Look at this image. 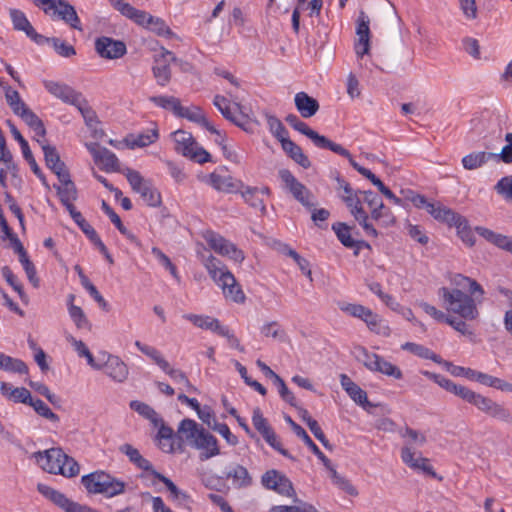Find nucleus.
Masks as SVG:
<instances>
[{"label":"nucleus","mask_w":512,"mask_h":512,"mask_svg":"<svg viewBox=\"0 0 512 512\" xmlns=\"http://www.w3.org/2000/svg\"><path fill=\"white\" fill-rule=\"evenodd\" d=\"M203 264L210 277L222 289L226 299L236 303H243L245 301V294L241 286L237 283L234 275L219 259L209 254L207 258H203Z\"/></svg>","instance_id":"nucleus-1"},{"label":"nucleus","mask_w":512,"mask_h":512,"mask_svg":"<svg viewBox=\"0 0 512 512\" xmlns=\"http://www.w3.org/2000/svg\"><path fill=\"white\" fill-rule=\"evenodd\" d=\"M37 464L50 474H60L67 478L75 477L80 472L77 461L64 453L61 448H51L33 453Z\"/></svg>","instance_id":"nucleus-2"},{"label":"nucleus","mask_w":512,"mask_h":512,"mask_svg":"<svg viewBox=\"0 0 512 512\" xmlns=\"http://www.w3.org/2000/svg\"><path fill=\"white\" fill-rule=\"evenodd\" d=\"M447 311L458 314L466 320H474L479 312L474 299L462 290L442 287L438 292Z\"/></svg>","instance_id":"nucleus-3"},{"label":"nucleus","mask_w":512,"mask_h":512,"mask_svg":"<svg viewBox=\"0 0 512 512\" xmlns=\"http://www.w3.org/2000/svg\"><path fill=\"white\" fill-rule=\"evenodd\" d=\"M175 150L194 162L203 164L211 161V155L204 148L199 147L192 134L183 130L172 133Z\"/></svg>","instance_id":"nucleus-4"},{"label":"nucleus","mask_w":512,"mask_h":512,"mask_svg":"<svg viewBox=\"0 0 512 512\" xmlns=\"http://www.w3.org/2000/svg\"><path fill=\"white\" fill-rule=\"evenodd\" d=\"M125 176L133 191L139 193L143 201L151 207L161 204V195L150 181L145 180L138 171L127 169Z\"/></svg>","instance_id":"nucleus-5"},{"label":"nucleus","mask_w":512,"mask_h":512,"mask_svg":"<svg viewBox=\"0 0 512 512\" xmlns=\"http://www.w3.org/2000/svg\"><path fill=\"white\" fill-rule=\"evenodd\" d=\"M279 177L297 201L307 209H312L314 207L315 204L311 201L313 195L309 189L299 182L288 169H281L279 171Z\"/></svg>","instance_id":"nucleus-6"},{"label":"nucleus","mask_w":512,"mask_h":512,"mask_svg":"<svg viewBox=\"0 0 512 512\" xmlns=\"http://www.w3.org/2000/svg\"><path fill=\"white\" fill-rule=\"evenodd\" d=\"M261 484L265 489L273 490L282 496L289 497L294 493L292 482L284 473L276 469L267 470L261 476Z\"/></svg>","instance_id":"nucleus-7"},{"label":"nucleus","mask_w":512,"mask_h":512,"mask_svg":"<svg viewBox=\"0 0 512 512\" xmlns=\"http://www.w3.org/2000/svg\"><path fill=\"white\" fill-rule=\"evenodd\" d=\"M341 198L349 208L350 213L353 215L355 220L364 229L366 235L373 238L378 237V231L370 222L369 215L363 208V200L360 199L359 194L355 197L341 196Z\"/></svg>","instance_id":"nucleus-8"},{"label":"nucleus","mask_w":512,"mask_h":512,"mask_svg":"<svg viewBox=\"0 0 512 512\" xmlns=\"http://www.w3.org/2000/svg\"><path fill=\"white\" fill-rule=\"evenodd\" d=\"M332 230L335 232L338 240L347 248L354 249V255L358 256L359 251L362 248L371 249V246L368 242L364 240H357L353 236L359 235L356 227L349 226L344 222H336L332 225Z\"/></svg>","instance_id":"nucleus-9"},{"label":"nucleus","mask_w":512,"mask_h":512,"mask_svg":"<svg viewBox=\"0 0 512 512\" xmlns=\"http://www.w3.org/2000/svg\"><path fill=\"white\" fill-rule=\"evenodd\" d=\"M205 239L208 245L216 253L227 256L236 262H242L245 258L242 250L238 249L235 244L228 241L221 235L214 232H207Z\"/></svg>","instance_id":"nucleus-10"},{"label":"nucleus","mask_w":512,"mask_h":512,"mask_svg":"<svg viewBox=\"0 0 512 512\" xmlns=\"http://www.w3.org/2000/svg\"><path fill=\"white\" fill-rule=\"evenodd\" d=\"M98 359L102 363L105 374L117 382H123L128 377L126 364L118 357L107 352H100Z\"/></svg>","instance_id":"nucleus-11"},{"label":"nucleus","mask_w":512,"mask_h":512,"mask_svg":"<svg viewBox=\"0 0 512 512\" xmlns=\"http://www.w3.org/2000/svg\"><path fill=\"white\" fill-rule=\"evenodd\" d=\"M473 405L490 417L506 423L512 422V416L509 410L488 397L478 394Z\"/></svg>","instance_id":"nucleus-12"},{"label":"nucleus","mask_w":512,"mask_h":512,"mask_svg":"<svg viewBox=\"0 0 512 512\" xmlns=\"http://www.w3.org/2000/svg\"><path fill=\"white\" fill-rule=\"evenodd\" d=\"M94 161L100 168L106 172L120 171L119 160L116 155L105 147H100L98 144H91L88 146Z\"/></svg>","instance_id":"nucleus-13"},{"label":"nucleus","mask_w":512,"mask_h":512,"mask_svg":"<svg viewBox=\"0 0 512 512\" xmlns=\"http://www.w3.org/2000/svg\"><path fill=\"white\" fill-rule=\"evenodd\" d=\"M95 50L106 59H118L126 53V45L122 41L102 36L95 41Z\"/></svg>","instance_id":"nucleus-14"},{"label":"nucleus","mask_w":512,"mask_h":512,"mask_svg":"<svg viewBox=\"0 0 512 512\" xmlns=\"http://www.w3.org/2000/svg\"><path fill=\"white\" fill-rule=\"evenodd\" d=\"M192 447L200 450L199 458L201 461H206L220 454L216 437L206 429L198 434V438L194 440Z\"/></svg>","instance_id":"nucleus-15"},{"label":"nucleus","mask_w":512,"mask_h":512,"mask_svg":"<svg viewBox=\"0 0 512 512\" xmlns=\"http://www.w3.org/2000/svg\"><path fill=\"white\" fill-rule=\"evenodd\" d=\"M428 213L434 219L447 223L450 226H455L457 229H461L462 225L465 226L467 224L465 217L440 203H432L431 206H428Z\"/></svg>","instance_id":"nucleus-16"},{"label":"nucleus","mask_w":512,"mask_h":512,"mask_svg":"<svg viewBox=\"0 0 512 512\" xmlns=\"http://www.w3.org/2000/svg\"><path fill=\"white\" fill-rule=\"evenodd\" d=\"M369 17L364 11H360L357 20L356 34L358 41L355 43V52L358 57H363L370 50Z\"/></svg>","instance_id":"nucleus-17"},{"label":"nucleus","mask_w":512,"mask_h":512,"mask_svg":"<svg viewBox=\"0 0 512 512\" xmlns=\"http://www.w3.org/2000/svg\"><path fill=\"white\" fill-rule=\"evenodd\" d=\"M285 121L295 130L308 137L317 148L324 149L325 146L329 144L330 140L327 137L311 129L305 122L300 120L297 115L289 114L286 116Z\"/></svg>","instance_id":"nucleus-18"},{"label":"nucleus","mask_w":512,"mask_h":512,"mask_svg":"<svg viewBox=\"0 0 512 512\" xmlns=\"http://www.w3.org/2000/svg\"><path fill=\"white\" fill-rule=\"evenodd\" d=\"M110 4L119 11L123 16L134 21L136 24L147 28L152 15L146 11L136 9L124 0H109Z\"/></svg>","instance_id":"nucleus-19"},{"label":"nucleus","mask_w":512,"mask_h":512,"mask_svg":"<svg viewBox=\"0 0 512 512\" xmlns=\"http://www.w3.org/2000/svg\"><path fill=\"white\" fill-rule=\"evenodd\" d=\"M10 17L15 30L24 32L26 36L36 44H43L44 36L36 32L22 11L10 9Z\"/></svg>","instance_id":"nucleus-20"},{"label":"nucleus","mask_w":512,"mask_h":512,"mask_svg":"<svg viewBox=\"0 0 512 512\" xmlns=\"http://www.w3.org/2000/svg\"><path fill=\"white\" fill-rule=\"evenodd\" d=\"M43 84L50 94L71 105H75L82 96L80 92L75 91L72 87L64 83L45 80Z\"/></svg>","instance_id":"nucleus-21"},{"label":"nucleus","mask_w":512,"mask_h":512,"mask_svg":"<svg viewBox=\"0 0 512 512\" xmlns=\"http://www.w3.org/2000/svg\"><path fill=\"white\" fill-rule=\"evenodd\" d=\"M7 124L10 127L13 137L15 138V140H17L19 142L23 157L30 165L31 170L42 181V183L44 185H47L45 176L42 173L41 169L39 168L38 164L36 163V160L33 157V154L30 150L28 142L25 140V138L21 135L19 130L16 128V126L10 120L7 121Z\"/></svg>","instance_id":"nucleus-22"},{"label":"nucleus","mask_w":512,"mask_h":512,"mask_svg":"<svg viewBox=\"0 0 512 512\" xmlns=\"http://www.w3.org/2000/svg\"><path fill=\"white\" fill-rule=\"evenodd\" d=\"M177 117L186 118L191 122L197 123L207 129L212 134L220 136V130H218L204 115L202 109L199 106L183 107L179 110Z\"/></svg>","instance_id":"nucleus-23"},{"label":"nucleus","mask_w":512,"mask_h":512,"mask_svg":"<svg viewBox=\"0 0 512 512\" xmlns=\"http://www.w3.org/2000/svg\"><path fill=\"white\" fill-rule=\"evenodd\" d=\"M208 183L217 191L225 193H237L243 188L240 180L231 176H221L215 172L209 175Z\"/></svg>","instance_id":"nucleus-24"},{"label":"nucleus","mask_w":512,"mask_h":512,"mask_svg":"<svg viewBox=\"0 0 512 512\" xmlns=\"http://www.w3.org/2000/svg\"><path fill=\"white\" fill-rule=\"evenodd\" d=\"M414 455L415 453L409 446H404L401 450V458L406 465L413 469L422 470L425 474L431 477L437 476L427 458L421 456L415 458Z\"/></svg>","instance_id":"nucleus-25"},{"label":"nucleus","mask_w":512,"mask_h":512,"mask_svg":"<svg viewBox=\"0 0 512 512\" xmlns=\"http://www.w3.org/2000/svg\"><path fill=\"white\" fill-rule=\"evenodd\" d=\"M204 428L200 426L196 421L186 418L183 419L178 427V437L185 441L189 446H193L194 440H197L198 434L202 432Z\"/></svg>","instance_id":"nucleus-26"},{"label":"nucleus","mask_w":512,"mask_h":512,"mask_svg":"<svg viewBox=\"0 0 512 512\" xmlns=\"http://www.w3.org/2000/svg\"><path fill=\"white\" fill-rule=\"evenodd\" d=\"M295 106L303 118L314 116L319 110L318 101L305 92H298L295 95Z\"/></svg>","instance_id":"nucleus-27"},{"label":"nucleus","mask_w":512,"mask_h":512,"mask_svg":"<svg viewBox=\"0 0 512 512\" xmlns=\"http://www.w3.org/2000/svg\"><path fill=\"white\" fill-rule=\"evenodd\" d=\"M54 13L73 29L82 31L81 22L75 8L66 0H58L57 8L54 10Z\"/></svg>","instance_id":"nucleus-28"},{"label":"nucleus","mask_w":512,"mask_h":512,"mask_svg":"<svg viewBox=\"0 0 512 512\" xmlns=\"http://www.w3.org/2000/svg\"><path fill=\"white\" fill-rule=\"evenodd\" d=\"M225 478L232 479V484L238 489L249 487L252 484L250 473L240 464L232 465L225 473Z\"/></svg>","instance_id":"nucleus-29"},{"label":"nucleus","mask_w":512,"mask_h":512,"mask_svg":"<svg viewBox=\"0 0 512 512\" xmlns=\"http://www.w3.org/2000/svg\"><path fill=\"white\" fill-rule=\"evenodd\" d=\"M153 475L159 481H161L171 493L174 500L178 501L179 505L183 506L187 510H191L190 503L192 502L190 496L181 491L169 478L160 474L157 471H153Z\"/></svg>","instance_id":"nucleus-30"},{"label":"nucleus","mask_w":512,"mask_h":512,"mask_svg":"<svg viewBox=\"0 0 512 512\" xmlns=\"http://www.w3.org/2000/svg\"><path fill=\"white\" fill-rule=\"evenodd\" d=\"M213 104L221 112V114L223 115V117L225 119L229 120L237 127L247 131V127H246L247 122L243 121L244 116L240 115L238 117L232 113V111L229 107V101L226 97L221 96V95H216L213 99Z\"/></svg>","instance_id":"nucleus-31"},{"label":"nucleus","mask_w":512,"mask_h":512,"mask_svg":"<svg viewBox=\"0 0 512 512\" xmlns=\"http://www.w3.org/2000/svg\"><path fill=\"white\" fill-rule=\"evenodd\" d=\"M286 421L290 424L293 432L303 440V442L311 449V451L318 457V459L322 463H329V459L324 455V453L319 449V447L312 441L307 432L296 422H294L291 417L287 416Z\"/></svg>","instance_id":"nucleus-32"},{"label":"nucleus","mask_w":512,"mask_h":512,"mask_svg":"<svg viewBox=\"0 0 512 512\" xmlns=\"http://www.w3.org/2000/svg\"><path fill=\"white\" fill-rule=\"evenodd\" d=\"M281 146L283 151L298 165L304 169H308L311 166V162L303 153L302 148L291 139L284 141Z\"/></svg>","instance_id":"nucleus-33"},{"label":"nucleus","mask_w":512,"mask_h":512,"mask_svg":"<svg viewBox=\"0 0 512 512\" xmlns=\"http://www.w3.org/2000/svg\"><path fill=\"white\" fill-rule=\"evenodd\" d=\"M125 490V483L113 478L111 475L103 471V478L101 480V489H98L99 494L106 497H113L123 493ZM97 491V489H95Z\"/></svg>","instance_id":"nucleus-34"},{"label":"nucleus","mask_w":512,"mask_h":512,"mask_svg":"<svg viewBox=\"0 0 512 512\" xmlns=\"http://www.w3.org/2000/svg\"><path fill=\"white\" fill-rule=\"evenodd\" d=\"M119 450L125 454L129 460L139 469L144 471H151L152 473L155 471L152 464L140 454L138 449L134 448L132 445L127 443L123 444L119 447Z\"/></svg>","instance_id":"nucleus-35"},{"label":"nucleus","mask_w":512,"mask_h":512,"mask_svg":"<svg viewBox=\"0 0 512 512\" xmlns=\"http://www.w3.org/2000/svg\"><path fill=\"white\" fill-rule=\"evenodd\" d=\"M69 302L70 305L68 307L69 315L71 319L73 320L74 324L78 329H86L88 331L91 330L92 325L88 318L86 317L83 309L79 306L74 305L72 302L75 298L73 294L69 295Z\"/></svg>","instance_id":"nucleus-36"},{"label":"nucleus","mask_w":512,"mask_h":512,"mask_svg":"<svg viewBox=\"0 0 512 512\" xmlns=\"http://www.w3.org/2000/svg\"><path fill=\"white\" fill-rule=\"evenodd\" d=\"M241 195L250 207L260 211L262 214L265 213L266 207L258 188L247 187L244 191H241Z\"/></svg>","instance_id":"nucleus-37"},{"label":"nucleus","mask_w":512,"mask_h":512,"mask_svg":"<svg viewBox=\"0 0 512 512\" xmlns=\"http://www.w3.org/2000/svg\"><path fill=\"white\" fill-rule=\"evenodd\" d=\"M18 116H20L22 120L34 130L37 136L44 138L46 135V129L43 121L32 110L27 108Z\"/></svg>","instance_id":"nucleus-38"},{"label":"nucleus","mask_w":512,"mask_h":512,"mask_svg":"<svg viewBox=\"0 0 512 512\" xmlns=\"http://www.w3.org/2000/svg\"><path fill=\"white\" fill-rule=\"evenodd\" d=\"M149 100L156 106L171 111L175 116H177L179 110H181V102L174 96H151Z\"/></svg>","instance_id":"nucleus-39"},{"label":"nucleus","mask_w":512,"mask_h":512,"mask_svg":"<svg viewBox=\"0 0 512 512\" xmlns=\"http://www.w3.org/2000/svg\"><path fill=\"white\" fill-rule=\"evenodd\" d=\"M265 116L271 134L281 143V145L284 141L290 139L287 129L276 116L268 113H266Z\"/></svg>","instance_id":"nucleus-40"},{"label":"nucleus","mask_w":512,"mask_h":512,"mask_svg":"<svg viewBox=\"0 0 512 512\" xmlns=\"http://www.w3.org/2000/svg\"><path fill=\"white\" fill-rule=\"evenodd\" d=\"M130 137L131 138L128 139V141H129V146L131 148L146 147V146L154 143L158 139L159 134H158L157 128H153V129L147 130L145 132L139 133L136 136L131 135Z\"/></svg>","instance_id":"nucleus-41"},{"label":"nucleus","mask_w":512,"mask_h":512,"mask_svg":"<svg viewBox=\"0 0 512 512\" xmlns=\"http://www.w3.org/2000/svg\"><path fill=\"white\" fill-rule=\"evenodd\" d=\"M61 185H54L61 202L77 199V188L71 177L60 181Z\"/></svg>","instance_id":"nucleus-42"},{"label":"nucleus","mask_w":512,"mask_h":512,"mask_svg":"<svg viewBox=\"0 0 512 512\" xmlns=\"http://www.w3.org/2000/svg\"><path fill=\"white\" fill-rule=\"evenodd\" d=\"M491 157V152H474L463 157L462 164L467 170H473L481 167Z\"/></svg>","instance_id":"nucleus-43"},{"label":"nucleus","mask_w":512,"mask_h":512,"mask_svg":"<svg viewBox=\"0 0 512 512\" xmlns=\"http://www.w3.org/2000/svg\"><path fill=\"white\" fill-rule=\"evenodd\" d=\"M135 346L143 354L151 358L155 364H157L162 370L168 368L169 362L161 355V353L154 347L141 343L140 341L135 342Z\"/></svg>","instance_id":"nucleus-44"},{"label":"nucleus","mask_w":512,"mask_h":512,"mask_svg":"<svg viewBox=\"0 0 512 512\" xmlns=\"http://www.w3.org/2000/svg\"><path fill=\"white\" fill-rule=\"evenodd\" d=\"M372 371L380 372L395 379H402L403 377V373L399 367L392 364L391 362L386 361L381 356H379L378 361L376 362V365Z\"/></svg>","instance_id":"nucleus-45"},{"label":"nucleus","mask_w":512,"mask_h":512,"mask_svg":"<svg viewBox=\"0 0 512 512\" xmlns=\"http://www.w3.org/2000/svg\"><path fill=\"white\" fill-rule=\"evenodd\" d=\"M44 43L51 44L56 53L62 57L68 58L76 54V50L72 45H69L68 43L62 41L59 38H49L44 36L43 44Z\"/></svg>","instance_id":"nucleus-46"},{"label":"nucleus","mask_w":512,"mask_h":512,"mask_svg":"<svg viewBox=\"0 0 512 512\" xmlns=\"http://www.w3.org/2000/svg\"><path fill=\"white\" fill-rule=\"evenodd\" d=\"M371 219L377 221L383 227H390L396 223V218L391 212V210L384 205V208L381 210H372L370 211Z\"/></svg>","instance_id":"nucleus-47"},{"label":"nucleus","mask_w":512,"mask_h":512,"mask_svg":"<svg viewBox=\"0 0 512 512\" xmlns=\"http://www.w3.org/2000/svg\"><path fill=\"white\" fill-rule=\"evenodd\" d=\"M103 478V471H95L90 474L84 475L81 478V483L90 494H99L95 489H101V480Z\"/></svg>","instance_id":"nucleus-48"},{"label":"nucleus","mask_w":512,"mask_h":512,"mask_svg":"<svg viewBox=\"0 0 512 512\" xmlns=\"http://www.w3.org/2000/svg\"><path fill=\"white\" fill-rule=\"evenodd\" d=\"M70 341L73 344L78 355L80 357H85L87 359L88 364L91 367H93L94 369H97V370L102 369V363H100L99 360L98 361L95 360L92 353L89 351L87 346L81 340H76L75 338L71 337Z\"/></svg>","instance_id":"nucleus-49"},{"label":"nucleus","mask_w":512,"mask_h":512,"mask_svg":"<svg viewBox=\"0 0 512 512\" xmlns=\"http://www.w3.org/2000/svg\"><path fill=\"white\" fill-rule=\"evenodd\" d=\"M354 353L356 358L362 361L367 369L371 371L374 369L379 358L378 354L370 353L365 347L360 345L354 347Z\"/></svg>","instance_id":"nucleus-50"},{"label":"nucleus","mask_w":512,"mask_h":512,"mask_svg":"<svg viewBox=\"0 0 512 512\" xmlns=\"http://www.w3.org/2000/svg\"><path fill=\"white\" fill-rule=\"evenodd\" d=\"M362 321H364L367 324V327L372 331L379 335L388 336L390 334V329L386 325L381 324L380 317L375 314L371 310L370 316L363 317Z\"/></svg>","instance_id":"nucleus-51"},{"label":"nucleus","mask_w":512,"mask_h":512,"mask_svg":"<svg viewBox=\"0 0 512 512\" xmlns=\"http://www.w3.org/2000/svg\"><path fill=\"white\" fill-rule=\"evenodd\" d=\"M153 74L159 85H167L171 79V70L169 64L166 63V61H157V64L153 66Z\"/></svg>","instance_id":"nucleus-52"},{"label":"nucleus","mask_w":512,"mask_h":512,"mask_svg":"<svg viewBox=\"0 0 512 512\" xmlns=\"http://www.w3.org/2000/svg\"><path fill=\"white\" fill-rule=\"evenodd\" d=\"M339 308L341 311L349 314L350 316L359 318L361 320L363 317L371 315V309L360 304L341 303L339 304Z\"/></svg>","instance_id":"nucleus-53"},{"label":"nucleus","mask_w":512,"mask_h":512,"mask_svg":"<svg viewBox=\"0 0 512 512\" xmlns=\"http://www.w3.org/2000/svg\"><path fill=\"white\" fill-rule=\"evenodd\" d=\"M475 231L478 235L498 248H502L504 241H506V235L495 233L494 231L482 226L475 227Z\"/></svg>","instance_id":"nucleus-54"},{"label":"nucleus","mask_w":512,"mask_h":512,"mask_svg":"<svg viewBox=\"0 0 512 512\" xmlns=\"http://www.w3.org/2000/svg\"><path fill=\"white\" fill-rule=\"evenodd\" d=\"M347 394L353 399L355 403L362 406L366 410H370L375 407L374 404L369 402L367 393L362 388H360L357 384H355L351 390L347 392Z\"/></svg>","instance_id":"nucleus-55"},{"label":"nucleus","mask_w":512,"mask_h":512,"mask_svg":"<svg viewBox=\"0 0 512 512\" xmlns=\"http://www.w3.org/2000/svg\"><path fill=\"white\" fill-rule=\"evenodd\" d=\"M5 96L8 105L16 115L21 114L23 110L28 108L27 105L22 101L18 91L8 89Z\"/></svg>","instance_id":"nucleus-56"},{"label":"nucleus","mask_w":512,"mask_h":512,"mask_svg":"<svg viewBox=\"0 0 512 512\" xmlns=\"http://www.w3.org/2000/svg\"><path fill=\"white\" fill-rule=\"evenodd\" d=\"M261 333L265 337H272L274 339H277L279 341H285L286 340V333L281 328L278 322L272 321L269 323L264 324L261 327Z\"/></svg>","instance_id":"nucleus-57"},{"label":"nucleus","mask_w":512,"mask_h":512,"mask_svg":"<svg viewBox=\"0 0 512 512\" xmlns=\"http://www.w3.org/2000/svg\"><path fill=\"white\" fill-rule=\"evenodd\" d=\"M29 405L33 407L34 411L38 415L50 420L51 422L59 421V416L55 414L42 400L32 398Z\"/></svg>","instance_id":"nucleus-58"},{"label":"nucleus","mask_w":512,"mask_h":512,"mask_svg":"<svg viewBox=\"0 0 512 512\" xmlns=\"http://www.w3.org/2000/svg\"><path fill=\"white\" fill-rule=\"evenodd\" d=\"M74 106L79 110V112L83 116L87 126L91 127L93 123L96 122V113L88 105V102L85 98H83V96L80 97V99L75 103Z\"/></svg>","instance_id":"nucleus-59"},{"label":"nucleus","mask_w":512,"mask_h":512,"mask_svg":"<svg viewBox=\"0 0 512 512\" xmlns=\"http://www.w3.org/2000/svg\"><path fill=\"white\" fill-rule=\"evenodd\" d=\"M147 28L159 36H165L167 38H170L173 36V32L166 25L164 20H162L161 18H158V17L152 16V19L149 20Z\"/></svg>","instance_id":"nucleus-60"},{"label":"nucleus","mask_w":512,"mask_h":512,"mask_svg":"<svg viewBox=\"0 0 512 512\" xmlns=\"http://www.w3.org/2000/svg\"><path fill=\"white\" fill-rule=\"evenodd\" d=\"M3 370L6 372L27 374L28 366L21 359L13 358V357L7 355L6 360L4 362Z\"/></svg>","instance_id":"nucleus-61"},{"label":"nucleus","mask_w":512,"mask_h":512,"mask_svg":"<svg viewBox=\"0 0 512 512\" xmlns=\"http://www.w3.org/2000/svg\"><path fill=\"white\" fill-rule=\"evenodd\" d=\"M252 423L255 429L263 436L264 434H268V432L272 429L269 425L266 418H264L260 408H255L253 410Z\"/></svg>","instance_id":"nucleus-62"},{"label":"nucleus","mask_w":512,"mask_h":512,"mask_svg":"<svg viewBox=\"0 0 512 512\" xmlns=\"http://www.w3.org/2000/svg\"><path fill=\"white\" fill-rule=\"evenodd\" d=\"M495 191L506 200L512 201V175L502 177L494 187Z\"/></svg>","instance_id":"nucleus-63"},{"label":"nucleus","mask_w":512,"mask_h":512,"mask_svg":"<svg viewBox=\"0 0 512 512\" xmlns=\"http://www.w3.org/2000/svg\"><path fill=\"white\" fill-rule=\"evenodd\" d=\"M360 194H363V202L368 205L370 211L372 210H381L384 208V203L382 199L373 191H360Z\"/></svg>","instance_id":"nucleus-64"}]
</instances>
